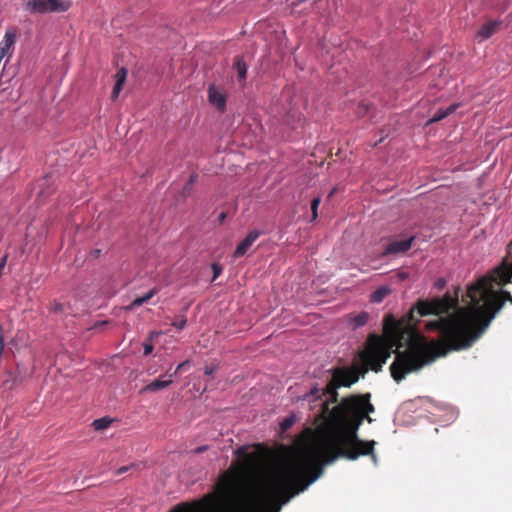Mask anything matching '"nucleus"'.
Wrapping results in <instances>:
<instances>
[{
	"label": "nucleus",
	"mask_w": 512,
	"mask_h": 512,
	"mask_svg": "<svg viewBox=\"0 0 512 512\" xmlns=\"http://www.w3.org/2000/svg\"><path fill=\"white\" fill-rule=\"evenodd\" d=\"M128 469H129V467H127V466H123V467H121V468H119V469L117 470V474H118V475H121V474H123L124 472H126Z\"/></svg>",
	"instance_id": "nucleus-30"
},
{
	"label": "nucleus",
	"mask_w": 512,
	"mask_h": 512,
	"mask_svg": "<svg viewBox=\"0 0 512 512\" xmlns=\"http://www.w3.org/2000/svg\"><path fill=\"white\" fill-rule=\"evenodd\" d=\"M413 241L414 237H410L404 240L392 241L386 246V248L382 252V256L405 253L411 248Z\"/></svg>",
	"instance_id": "nucleus-5"
},
{
	"label": "nucleus",
	"mask_w": 512,
	"mask_h": 512,
	"mask_svg": "<svg viewBox=\"0 0 512 512\" xmlns=\"http://www.w3.org/2000/svg\"><path fill=\"white\" fill-rule=\"evenodd\" d=\"M390 290L387 287H381L374 291L371 295V301L375 303L381 302L388 294Z\"/></svg>",
	"instance_id": "nucleus-16"
},
{
	"label": "nucleus",
	"mask_w": 512,
	"mask_h": 512,
	"mask_svg": "<svg viewBox=\"0 0 512 512\" xmlns=\"http://www.w3.org/2000/svg\"><path fill=\"white\" fill-rule=\"evenodd\" d=\"M487 276L491 277V280L496 285H503L510 282L512 278V262L509 264L503 263L493 269Z\"/></svg>",
	"instance_id": "nucleus-4"
},
{
	"label": "nucleus",
	"mask_w": 512,
	"mask_h": 512,
	"mask_svg": "<svg viewBox=\"0 0 512 512\" xmlns=\"http://www.w3.org/2000/svg\"><path fill=\"white\" fill-rule=\"evenodd\" d=\"M145 302L143 301V298L142 297H137L136 299H134L127 307L126 309L127 310H133L135 309L136 307H139L141 305H143Z\"/></svg>",
	"instance_id": "nucleus-23"
},
{
	"label": "nucleus",
	"mask_w": 512,
	"mask_h": 512,
	"mask_svg": "<svg viewBox=\"0 0 512 512\" xmlns=\"http://www.w3.org/2000/svg\"><path fill=\"white\" fill-rule=\"evenodd\" d=\"M71 1L63 0H29L26 8L32 13H62L69 10Z\"/></svg>",
	"instance_id": "nucleus-2"
},
{
	"label": "nucleus",
	"mask_w": 512,
	"mask_h": 512,
	"mask_svg": "<svg viewBox=\"0 0 512 512\" xmlns=\"http://www.w3.org/2000/svg\"><path fill=\"white\" fill-rule=\"evenodd\" d=\"M496 285L487 275L471 284L466 293L469 305L458 307V293H445L418 300L409 313L401 319L387 315L383 331L388 342L376 334L367 340L365 351L360 354L365 368L359 366L334 367L328 372L331 379L320 389L313 387L304 400L322 402L325 432L324 446H311L297 457L264 477L255 479L263 464L262 452H248L247 446L236 449L238 461L225 471L215 486L216 493L224 502V512H280L295 495L304 491L322 474L321 458L331 463L338 457L356 460L360 456H371L376 462L374 440L359 439L358 430L364 420L375 412L371 394H351L339 400L338 389L351 387L360 375L369 369L378 373L391 356L395 346L396 357L390 365L392 378L401 382L407 374L416 372L450 351L470 348L486 331L505 301L512 303L508 291H495Z\"/></svg>",
	"instance_id": "nucleus-1"
},
{
	"label": "nucleus",
	"mask_w": 512,
	"mask_h": 512,
	"mask_svg": "<svg viewBox=\"0 0 512 512\" xmlns=\"http://www.w3.org/2000/svg\"><path fill=\"white\" fill-rule=\"evenodd\" d=\"M369 317H370V315L368 312L362 311L357 315L349 316L348 323H349L350 327L352 328V330H356V329L366 325L369 320Z\"/></svg>",
	"instance_id": "nucleus-9"
},
{
	"label": "nucleus",
	"mask_w": 512,
	"mask_h": 512,
	"mask_svg": "<svg viewBox=\"0 0 512 512\" xmlns=\"http://www.w3.org/2000/svg\"><path fill=\"white\" fill-rule=\"evenodd\" d=\"M126 75H127V71L125 68H121L120 70L117 71V73L115 75L116 83H115L112 93H111V98L113 100H116L118 98L119 93L121 92L123 85L125 83Z\"/></svg>",
	"instance_id": "nucleus-8"
},
{
	"label": "nucleus",
	"mask_w": 512,
	"mask_h": 512,
	"mask_svg": "<svg viewBox=\"0 0 512 512\" xmlns=\"http://www.w3.org/2000/svg\"><path fill=\"white\" fill-rule=\"evenodd\" d=\"M158 293L157 288H152L150 291H148L145 295L141 296L143 298V301L146 303L148 302L154 295Z\"/></svg>",
	"instance_id": "nucleus-26"
},
{
	"label": "nucleus",
	"mask_w": 512,
	"mask_h": 512,
	"mask_svg": "<svg viewBox=\"0 0 512 512\" xmlns=\"http://www.w3.org/2000/svg\"><path fill=\"white\" fill-rule=\"evenodd\" d=\"M261 235L260 231L253 230L248 233V235L242 240L238 246L236 247L233 257L234 258H240L244 256L249 248L253 245V243L259 238Z\"/></svg>",
	"instance_id": "nucleus-6"
},
{
	"label": "nucleus",
	"mask_w": 512,
	"mask_h": 512,
	"mask_svg": "<svg viewBox=\"0 0 512 512\" xmlns=\"http://www.w3.org/2000/svg\"><path fill=\"white\" fill-rule=\"evenodd\" d=\"M51 310L54 312H61L63 310V305L61 303H54Z\"/></svg>",
	"instance_id": "nucleus-28"
},
{
	"label": "nucleus",
	"mask_w": 512,
	"mask_h": 512,
	"mask_svg": "<svg viewBox=\"0 0 512 512\" xmlns=\"http://www.w3.org/2000/svg\"><path fill=\"white\" fill-rule=\"evenodd\" d=\"M168 377L167 380H153L142 389V392H156L169 387L173 383V375H168Z\"/></svg>",
	"instance_id": "nucleus-7"
},
{
	"label": "nucleus",
	"mask_w": 512,
	"mask_h": 512,
	"mask_svg": "<svg viewBox=\"0 0 512 512\" xmlns=\"http://www.w3.org/2000/svg\"><path fill=\"white\" fill-rule=\"evenodd\" d=\"M498 26L499 23L496 21L487 22L480 28L477 35L482 39H488L496 32Z\"/></svg>",
	"instance_id": "nucleus-12"
},
{
	"label": "nucleus",
	"mask_w": 512,
	"mask_h": 512,
	"mask_svg": "<svg viewBox=\"0 0 512 512\" xmlns=\"http://www.w3.org/2000/svg\"><path fill=\"white\" fill-rule=\"evenodd\" d=\"M459 107V104L457 103H454V104H451L449 107H447L446 109H439L434 115L433 117L430 119V123H435V122H438L442 119H444L445 117L449 116L450 114L454 113L457 108Z\"/></svg>",
	"instance_id": "nucleus-13"
},
{
	"label": "nucleus",
	"mask_w": 512,
	"mask_h": 512,
	"mask_svg": "<svg viewBox=\"0 0 512 512\" xmlns=\"http://www.w3.org/2000/svg\"><path fill=\"white\" fill-rule=\"evenodd\" d=\"M298 121L300 122L302 119H301V115L299 113H296V112H290L286 115L284 121L289 124V125H292V121Z\"/></svg>",
	"instance_id": "nucleus-21"
},
{
	"label": "nucleus",
	"mask_w": 512,
	"mask_h": 512,
	"mask_svg": "<svg viewBox=\"0 0 512 512\" xmlns=\"http://www.w3.org/2000/svg\"><path fill=\"white\" fill-rule=\"evenodd\" d=\"M294 422H295L294 416H289V417H286L285 419H283V421L280 423L281 431L285 432L288 429H290L293 426Z\"/></svg>",
	"instance_id": "nucleus-18"
},
{
	"label": "nucleus",
	"mask_w": 512,
	"mask_h": 512,
	"mask_svg": "<svg viewBox=\"0 0 512 512\" xmlns=\"http://www.w3.org/2000/svg\"><path fill=\"white\" fill-rule=\"evenodd\" d=\"M100 324L101 325H105V324H107V322L106 321H102Z\"/></svg>",
	"instance_id": "nucleus-34"
},
{
	"label": "nucleus",
	"mask_w": 512,
	"mask_h": 512,
	"mask_svg": "<svg viewBox=\"0 0 512 512\" xmlns=\"http://www.w3.org/2000/svg\"><path fill=\"white\" fill-rule=\"evenodd\" d=\"M217 370H218V364H212V365H206L204 372H205V375L210 376Z\"/></svg>",
	"instance_id": "nucleus-25"
},
{
	"label": "nucleus",
	"mask_w": 512,
	"mask_h": 512,
	"mask_svg": "<svg viewBox=\"0 0 512 512\" xmlns=\"http://www.w3.org/2000/svg\"><path fill=\"white\" fill-rule=\"evenodd\" d=\"M208 101L218 111L223 112L226 109L227 95L223 89L211 84L208 87Z\"/></svg>",
	"instance_id": "nucleus-3"
},
{
	"label": "nucleus",
	"mask_w": 512,
	"mask_h": 512,
	"mask_svg": "<svg viewBox=\"0 0 512 512\" xmlns=\"http://www.w3.org/2000/svg\"><path fill=\"white\" fill-rule=\"evenodd\" d=\"M225 218H226V214L223 212V213H221V214H220V216H219V221H220V222H223V221L225 220Z\"/></svg>",
	"instance_id": "nucleus-32"
},
{
	"label": "nucleus",
	"mask_w": 512,
	"mask_h": 512,
	"mask_svg": "<svg viewBox=\"0 0 512 512\" xmlns=\"http://www.w3.org/2000/svg\"><path fill=\"white\" fill-rule=\"evenodd\" d=\"M152 337H153V333H151L150 338L143 343V349H144L145 356L151 354L153 351L154 346L152 344Z\"/></svg>",
	"instance_id": "nucleus-20"
},
{
	"label": "nucleus",
	"mask_w": 512,
	"mask_h": 512,
	"mask_svg": "<svg viewBox=\"0 0 512 512\" xmlns=\"http://www.w3.org/2000/svg\"><path fill=\"white\" fill-rule=\"evenodd\" d=\"M15 37L16 34L14 32L7 31L5 33L3 40L0 42V60L8 53L14 44Z\"/></svg>",
	"instance_id": "nucleus-10"
},
{
	"label": "nucleus",
	"mask_w": 512,
	"mask_h": 512,
	"mask_svg": "<svg viewBox=\"0 0 512 512\" xmlns=\"http://www.w3.org/2000/svg\"><path fill=\"white\" fill-rule=\"evenodd\" d=\"M321 203V198L316 197L311 201V212H312V219L311 221H315L318 217V207Z\"/></svg>",
	"instance_id": "nucleus-17"
},
{
	"label": "nucleus",
	"mask_w": 512,
	"mask_h": 512,
	"mask_svg": "<svg viewBox=\"0 0 512 512\" xmlns=\"http://www.w3.org/2000/svg\"><path fill=\"white\" fill-rule=\"evenodd\" d=\"M186 323H187V319L185 316H181L180 319L176 320V321H173L171 323V325L179 330H182L185 328L186 326Z\"/></svg>",
	"instance_id": "nucleus-22"
},
{
	"label": "nucleus",
	"mask_w": 512,
	"mask_h": 512,
	"mask_svg": "<svg viewBox=\"0 0 512 512\" xmlns=\"http://www.w3.org/2000/svg\"><path fill=\"white\" fill-rule=\"evenodd\" d=\"M211 267L213 271L212 281H215L218 278V276L222 273V267L218 263H213Z\"/></svg>",
	"instance_id": "nucleus-24"
},
{
	"label": "nucleus",
	"mask_w": 512,
	"mask_h": 512,
	"mask_svg": "<svg viewBox=\"0 0 512 512\" xmlns=\"http://www.w3.org/2000/svg\"><path fill=\"white\" fill-rule=\"evenodd\" d=\"M112 419L109 417H102L93 421L92 426L96 431H102L110 426Z\"/></svg>",
	"instance_id": "nucleus-15"
},
{
	"label": "nucleus",
	"mask_w": 512,
	"mask_h": 512,
	"mask_svg": "<svg viewBox=\"0 0 512 512\" xmlns=\"http://www.w3.org/2000/svg\"><path fill=\"white\" fill-rule=\"evenodd\" d=\"M335 192V190H332L329 194V197H331L333 195V193Z\"/></svg>",
	"instance_id": "nucleus-33"
},
{
	"label": "nucleus",
	"mask_w": 512,
	"mask_h": 512,
	"mask_svg": "<svg viewBox=\"0 0 512 512\" xmlns=\"http://www.w3.org/2000/svg\"><path fill=\"white\" fill-rule=\"evenodd\" d=\"M199 506L197 504L182 503L176 505L170 512H198ZM224 512V511H222Z\"/></svg>",
	"instance_id": "nucleus-14"
},
{
	"label": "nucleus",
	"mask_w": 512,
	"mask_h": 512,
	"mask_svg": "<svg viewBox=\"0 0 512 512\" xmlns=\"http://www.w3.org/2000/svg\"><path fill=\"white\" fill-rule=\"evenodd\" d=\"M100 253H101V250H99V249H95V250H92V251L90 252V256H91L92 258H97V257H99Z\"/></svg>",
	"instance_id": "nucleus-29"
},
{
	"label": "nucleus",
	"mask_w": 512,
	"mask_h": 512,
	"mask_svg": "<svg viewBox=\"0 0 512 512\" xmlns=\"http://www.w3.org/2000/svg\"><path fill=\"white\" fill-rule=\"evenodd\" d=\"M188 363H189V361H187V360H186V361H183L182 363H180V364L176 367L175 371H174L173 373H171L170 375H173V377H174V376H176L177 374H179V373L181 372V370H182L186 365H188ZM167 375H169V374L167 373V374H166V376H167Z\"/></svg>",
	"instance_id": "nucleus-27"
},
{
	"label": "nucleus",
	"mask_w": 512,
	"mask_h": 512,
	"mask_svg": "<svg viewBox=\"0 0 512 512\" xmlns=\"http://www.w3.org/2000/svg\"><path fill=\"white\" fill-rule=\"evenodd\" d=\"M369 110H370V105L368 103L361 102L357 109V115L359 117H364L365 115L368 114Z\"/></svg>",
	"instance_id": "nucleus-19"
},
{
	"label": "nucleus",
	"mask_w": 512,
	"mask_h": 512,
	"mask_svg": "<svg viewBox=\"0 0 512 512\" xmlns=\"http://www.w3.org/2000/svg\"><path fill=\"white\" fill-rule=\"evenodd\" d=\"M206 449H207V448H206V446H201V447L196 448V449H195V452H196V453H202V452H204Z\"/></svg>",
	"instance_id": "nucleus-31"
},
{
	"label": "nucleus",
	"mask_w": 512,
	"mask_h": 512,
	"mask_svg": "<svg viewBox=\"0 0 512 512\" xmlns=\"http://www.w3.org/2000/svg\"><path fill=\"white\" fill-rule=\"evenodd\" d=\"M233 67L236 70L238 81H244L246 79L248 67L242 56L235 57Z\"/></svg>",
	"instance_id": "nucleus-11"
}]
</instances>
